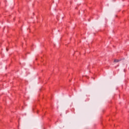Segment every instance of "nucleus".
<instances>
[{
    "label": "nucleus",
    "instance_id": "obj_1",
    "mask_svg": "<svg viewBox=\"0 0 129 129\" xmlns=\"http://www.w3.org/2000/svg\"><path fill=\"white\" fill-rule=\"evenodd\" d=\"M119 60L118 59H115L114 60V62H119Z\"/></svg>",
    "mask_w": 129,
    "mask_h": 129
},
{
    "label": "nucleus",
    "instance_id": "obj_2",
    "mask_svg": "<svg viewBox=\"0 0 129 129\" xmlns=\"http://www.w3.org/2000/svg\"><path fill=\"white\" fill-rule=\"evenodd\" d=\"M8 49H7V51H8Z\"/></svg>",
    "mask_w": 129,
    "mask_h": 129
}]
</instances>
